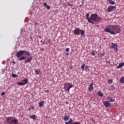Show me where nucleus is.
<instances>
[{
	"label": "nucleus",
	"instance_id": "obj_1",
	"mask_svg": "<svg viewBox=\"0 0 124 124\" xmlns=\"http://www.w3.org/2000/svg\"><path fill=\"white\" fill-rule=\"evenodd\" d=\"M16 56L17 59H19V61H25L26 60L25 63L31 62L32 61V57H29V56H31L30 52L25 50L19 51L16 53ZM27 57H28L27 58Z\"/></svg>",
	"mask_w": 124,
	"mask_h": 124
},
{
	"label": "nucleus",
	"instance_id": "obj_2",
	"mask_svg": "<svg viewBox=\"0 0 124 124\" xmlns=\"http://www.w3.org/2000/svg\"><path fill=\"white\" fill-rule=\"evenodd\" d=\"M104 31L106 32H109L110 34H117V33H120L122 30L121 29V26L118 25H109L107 28H105Z\"/></svg>",
	"mask_w": 124,
	"mask_h": 124
},
{
	"label": "nucleus",
	"instance_id": "obj_3",
	"mask_svg": "<svg viewBox=\"0 0 124 124\" xmlns=\"http://www.w3.org/2000/svg\"><path fill=\"white\" fill-rule=\"evenodd\" d=\"M102 20V18L100 17L98 15L96 14H92L90 16V21H94L96 23H99Z\"/></svg>",
	"mask_w": 124,
	"mask_h": 124
},
{
	"label": "nucleus",
	"instance_id": "obj_4",
	"mask_svg": "<svg viewBox=\"0 0 124 124\" xmlns=\"http://www.w3.org/2000/svg\"><path fill=\"white\" fill-rule=\"evenodd\" d=\"M74 34L75 35H80V33L81 36H83V37H85L86 35H85V31L83 30H81L79 28H75V29L74 30Z\"/></svg>",
	"mask_w": 124,
	"mask_h": 124
},
{
	"label": "nucleus",
	"instance_id": "obj_5",
	"mask_svg": "<svg viewBox=\"0 0 124 124\" xmlns=\"http://www.w3.org/2000/svg\"><path fill=\"white\" fill-rule=\"evenodd\" d=\"M6 121L9 124H18L19 121L15 117H6Z\"/></svg>",
	"mask_w": 124,
	"mask_h": 124
},
{
	"label": "nucleus",
	"instance_id": "obj_6",
	"mask_svg": "<svg viewBox=\"0 0 124 124\" xmlns=\"http://www.w3.org/2000/svg\"><path fill=\"white\" fill-rule=\"evenodd\" d=\"M74 86H73V84L69 82H67V83H65L64 87L66 91L68 92V93H69V91L70 90V89H71V88H74Z\"/></svg>",
	"mask_w": 124,
	"mask_h": 124
},
{
	"label": "nucleus",
	"instance_id": "obj_7",
	"mask_svg": "<svg viewBox=\"0 0 124 124\" xmlns=\"http://www.w3.org/2000/svg\"><path fill=\"white\" fill-rule=\"evenodd\" d=\"M21 82H17V85H19V86H23V85H26V84H28V82H29V80L28 78H25L22 80H21Z\"/></svg>",
	"mask_w": 124,
	"mask_h": 124
},
{
	"label": "nucleus",
	"instance_id": "obj_8",
	"mask_svg": "<svg viewBox=\"0 0 124 124\" xmlns=\"http://www.w3.org/2000/svg\"><path fill=\"white\" fill-rule=\"evenodd\" d=\"M80 68L82 69V71H84V70H85V71H86L87 72H88V71H89V70H90L89 66L86 65V64H82Z\"/></svg>",
	"mask_w": 124,
	"mask_h": 124
},
{
	"label": "nucleus",
	"instance_id": "obj_9",
	"mask_svg": "<svg viewBox=\"0 0 124 124\" xmlns=\"http://www.w3.org/2000/svg\"><path fill=\"white\" fill-rule=\"evenodd\" d=\"M116 9V5L115 6H109L107 9V12H113L115 11V9Z\"/></svg>",
	"mask_w": 124,
	"mask_h": 124
},
{
	"label": "nucleus",
	"instance_id": "obj_10",
	"mask_svg": "<svg viewBox=\"0 0 124 124\" xmlns=\"http://www.w3.org/2000/svg\"><path fill=\"white\" fill-rule=\"evenodd\" d=\"M107 99L108 101L109 102H115V97H112L110 95L108 96L107 97Z\"/></svg>",
	"mask_w": 124,
	"mask_h": 124
},
{
	"label": "nucleus",
	"instance_id": "obj_11",
	"mask_svg": "<svg viewBox=\"0 0 124 124\" xmlns=\"http://www.w3.org/2000/svg\"><path fill=\"white\" fill-rule=\"evenodd\" d=\"M111 48L114 49L116 52L119 51V49H118V45H117V44L112 43L111 44Z\"/></svg>",
	"mask_w": 124,
	"mask_h": 124
},
{
	"label": "nucleus",
	"instance_id": "obj_12",
	"mask_svg": "<svg viewBox=\"0 0 124 124\" xmlns=\"http://www.w3.org/2000/svg\"><path fill=\"white\" fill-rule=\"evenodd\" d=\"M86 18L87 19L89 23H91V24H93V21H92V20H91V18H90V17H89L90 14H89V13L86 14Z\"/></svg>",
	"mask_w": 124,
	"mask_h": 124
},
{
	"label": "nucleus",
	"instance_id": "obj_13",
	"mask_svg": "<svg viewBox=\"0 0 124 124\" xmlns=\"http://www.w3.org/2000/svg\"><path fill=\"white\" fill-rule=\"evenodd\" d=\"M103 104L105 107H109L110 106V102L108 101H104Z\"/></svg>",
	"mask_w": 124,
	"mask_h": 124
},
{
	"label": "nucleus",
	"instance_id": "obj_14",
	"mask_svg": "<svg viewBox=\"0 0 124 124\" xmlns=\"http://www.w3.org/2000/svg\"><path fill=\"white\" fill-rule=\"evenodd\" d=\"M88 90H89V92H91V91H93V81L92 82V83H91L90 85L88 87Z\"/></svg>",
	"mask_w": 124,
	"mask_h": 124
},
{
	"label": "nucleus",
	"instance_id": "obj_15",
	"mask_svg": "<svg viewBox=\"0 0 124 124\" xmlns=\"http://www.w3.org/2000/svg\"><path fill=\"white\" fill-rule=\"evenodd\" d=\"M107 0V3H108V4H110V5H114V4H115L116 3L115 2V1H113V0Z\"/></svg>",
	"mask_w": 124,
	"mask_h": 124
},
{
	"label": "nucleus",
	"instance_id": "obj_16",
	"mask_svg": "<svg viewBox=\"0 0 124 124\" xmlns=\"http://www.w3.org/2000/svg\"><path fill=\"white\" fill-rule=\"evenodd\" d=\"M97 94L98 96H100V97H103V96H104V94H103V93L99 91H97Z\"/></svg>",
	"mask_w": 124,
	"mask_h": 124
},
{
	"label": "nucleus",
	"instance_id": "obj_17",
	"mask_svg": "<svg viewBox=\"0 0 124 124\" xmlns=\"http://www.w3.org/2000/svg\"><path fill=\"white\" fill-rule=\"evenodd\" d=\"M69 119H70V115H65L64 117V120L65 122H67V121H69Z\"/></svg>",
	"mask_w": 124,
	"mask_h": 124
},
{
	"label": "nucleus",
	"instance_id": "obj_18",
	"mask_svg": "<svg viewBox=\"0 0 124 124\" xmlns=\"http://www.w3.org/2000/svg\"><path fill=\"white\" fill-rule=\"evenodd\" d=\"M30 118H31V119H32L33 120H34V121H35V120H36V119H37V116H36L35 115H32L30 116Z\"/></svg>",
	"mask_w": 124,
	"mask_h": 124
},
{
	"label": "nucleus",
	"instance_id": "obj_19",
	"mask_svg": "<svg viewBox=\"0 0 124 124\" xmlns=\"http://www.w3.org/2000/svg\"><path fill=\"white\" fill-rule=\"evenodd\" d=\"M44 6H45V7H46V8H47V9H50L51 8V7L49 5H48V4H47V3L45 2L43 3Z\"/></svg>",
	"mask_w": 124,
	"mask_h": 124
},
{
	"label": "nucleus",
	"instance_id": "obj_20",
	"mask_svg": "<svg viewBox=\"0 0 124 124\" xmlns=\"http://www.w3.org/2000/svg\"><path fill=\"white\" fill-rule=\"evenodd\" d=\"M73 120H72V119L70 118L69 121L68 122H65V124H73Z\"/></svg>",
	"mask_w": 124,
	"mask_h": 124
},
{
	"label": "nucleus",
	"instance_id": "obj_21",
	"mask_svg": "<svg viewBox=\"0 0 124 124\" xmlns=\"http://www.w3.org/2000/svg\"><path fill=\"white\" fill-rule=\"evenodd\" d=\"M44 103H45V101H42L39 103V107H42L43 105H44Z\"/></svg>",
	"mask_w": 124,
	"mask_h": 124
},
{
	"label": "nucleus",
	"instance_id": "obj_22",
	"mask_svg": "<svg viewBox=\"0 0 124 124\" xmlns=\"http://www.w3.org/2000/svg\"><path fill=\"white\" fill-rule=\"evenodd\" d=\"M124 64L123 62L120 63L118 66H117V69H119V68H122L124 66Z\"/></svg>",
	"mask_w": 124,
	"mask_h": 124
},
{
	"label": "nucleus",
	"instance_id": "obj_23",
	"mask_svg": "<svg viewBox=\"0 0 124 124\" xmlns=\"http://www.w3.org/2000/svg\"><path fill=\"white\" fill-rule=\"evenodd\" d=\"M35 73H36V74H40V73H41V72H40V70L37 69H35Z\"/></svg>",
	"mask_w": 124,
	"mask_h": 124
},
{
	"label": "nucleus",
	"instance_id": "obj_24",
	"mask_svg": "<svg viewBox=\"0 0 124 124\" xmlns=\"http://www.w3.org/2000/svg\"><path fill=\"white\" fill-rule=\"evenodd\" d=\"M99 55L100 58H102V57H104V56H105V52H103L102 53H99Z\"/></svg>",
	"mask_w": 124,
	"mask_h": 124
},
{
	"label": "nucleus",
	"instance_id": "obj_25",
	"mask_svg": "<svg viewBox=\"0 0 124 124\" xmlns=\"http://www.w3.org/2000/svg\"><path fill=\"white\" fill-rule=\"evenodd\" d=\"M120 82L121 84H124V78H121L120 79Z\"/></svg>",
	"mask_w": 124,
	"mask_h": 124
},
{
	"label": "nucleus",
	"instance_id": "obj_26",
	"mask_svg": "<svg viewBox=\"0 0 124 124\" xmlns=\"http://www.w3.org/2000/svg\"><path fill=\"white\" fill-rule=\"evenodd\" d=\"M12 76L13 78H17L18 77V75L15 74H12Z\"/></svg>",
	"mask_w": 124,
	"mask_h": 124
},
{
	"label": "nucleus",
	"instance_id": "obj_27",
	"mask_svg": "<svg viewBox=\"0 0 124 124\" xmlns=\"http://www.w3.org/2000/svg\"><path fill=\"white\" fill-rule=\"evenodd\" d=\"M75 67H76V66H75V65H73V66H72V65H71L70 66V69H75Z\"/></svg>",
	"mask_w": 124,
	"mask_h": 124
},
{
	"label": "nucleus",
	"instance_id": "obj_28",
	"mask_svg": "<svg viewBox=\"0 0 124 124\" xmlns=\"http://www.w3.org/2000/svg\"><path fill=\"white\" fill-rule=\"evenodd\" d=\"M111 89L112 91L114 90H116V87H115V86H114V85H111Z\"/></svg>",
	"mask_w": 124,
	"mask_h": 124
},
{
	"label": "nucleus",
	"instance_id": "obj_29",
	"mask_svg": "<svg viewBox=\"0 0 124 124\" xmlns=\"http://www.w3.org/2000/svg\"><path fill=\"white\" fill-rule=\"evenodd\" d=\"M112 83H113V80H112V79H109V80H108V83H109V84H112Z\"/></svg>",
	"mask_w": 124,
	"mask_h": 124
},
{
	"label": "nucleus",
	"instance_id": "obj_30",
	"mask_svg": "<svg viewBox=\"0 0 124 124\" xmlns=\"http://www.w3.org/2000/svg\"><path fill=\"white\" fill-rule=\"evenodd\" d=\"M69 50H70L69 48H66L65 49V52H66L67 53H68V52H69Z\"/></svg>",
	"mask_w": 124,
	"mask_h": 124
},
{
	"label": "nucleus",
	"instance_id": "obj_31",
	"mask_svg": "<svg viewBox=\"0 0 124 124\" xmlns=\"http://www.w3.org/2000/svg\"><path fill=\"white\" fill-rule=\"evenodd\" d=\"M91 54L92 55V56H95V53H94V51H92Z\"/></svg>",
	"mask_w": 124,
	"mask_h": 124
},
{
	"label": "nucleus",
	"instance_id": "obj_32",
	"mask_svg": "<svg viewBox=\"0 0 124 124\" xmlns=\"http://www.w3.org/2000/svg\"><path fill=\"white\" fill-rule=\"evenodd\" d=\"M31 110H34V106H31Z\"/></svg>",
	"mask_w": 124,
	"mask_h": 124
},
{
	"label": "nucleus",
	"instance_id": "obj_33",
	"mask_svg": "<svg viewBox=\"0 0 124 124\" xmlns=\"http://www.w3.org/2000/svg\"><path fill=\"white\" fill-rule=\"evenodd\" d=\"M44 92H45L46 93H49V90H44Z\"/></svg>",
	"mask_w": 124,
	"mask_h": 124
},
{
	"label": "nucleus",
	"instance_id": "obj_34",
	"mask_svg": "<svg viewBox=\"0 0 124 124\" xmlns=\"http://www.w3.org/2000/svg\"><path fill=\"white\" fill-rule=\"evenodd\" d=\"M106 62H107V63L109 64V65H110L111 64V62H110L109 61H106Z\"/></svg>",
	"mask_w": 124,
	"mask_h": 124
},
{
	"label": "nucleus",
	"instance_id": "obj_35",
	"mask_svg": "<svg viewBox=\"0 0 124 124\" xmlns=\"http://www.w3.org/2000/svg\"><path fill=\"white\" fill-rule=\"evenodd\" d=\"M1 95H4V94H5V93L4 92H2L1 93Z\"/></svg>",
	"mask_w": 124,
	"mask_h": 124
},
{
	"label": "nucleus",
	"instance_id": "obj_36",
	"mask_svg": "<svg viewBox=\"0 0 124 124\" xmlns=\"http://www.w3.org/2000/svg\"><path fill=\"white\" fill-rule=\"evenodd\" d=\"M65 55H66V56H69V53H65Z\"/></svg>",
	"mask_w": 124,
	"mask_h": 124
},
{
	"label": "nucleus",
	"instance_id": "obj_37",
	"mask_svg": "<svg viewBox=\"0 0 124 124\" xmlns=\"http://www.w3.org/2000/svg\"><path fill=\"white\" fill-rule=\"evenodd\" d=\"M31 108H28V111H31Z\"/></svg>",
	"mask_w": 124,
	"mask_h": 124
},
{
	"label": "nucleus",
	"instance_id": "obj_38",
	"mask_svg": "<svg viewBox=\"0 0 124 124\" xmlns=\"http://www.w3.org/2000/svg\"><path fill=\"white\" fill-rule=\"evenodd\" d=\"M12 63H14V64L16 63L15 62H14V61H13V62H12Z\"/></svg>",
	"mask_w": 124,
	"mask_h": 124
},
{
	"label": "nucleus",
	"instance_id": "obj_39",
	"mask_svg": "<svg viewBox=\"0 0 124 124\" xmlns=\"http://www.w3.org/2000/svg\"><path fill=\"white\" fill-rule=\"evenodd\" d=\"M82 6V5H79V7H81Z\"/></svg>",
	"mask_w": 124,
	"mask_h": 124
},
{
	"label": "nucleus",
	"instance_id": "obj_40",
	"mask_svg": "<svg viewBox=\"0 0 124 124\" xmlns=\"http://www.w3.org/2000/svg\"><path fill=\"white\" fill-rule=\"evenodd\" d=\"M104 40H105V39H106V38H104Z\"/></svg>",
	"mask_w": 124,
	"mask_h": 124
},
{
	"label": "nucleus",
	"instance_id": "obj_41",
	"mask_svg": "<svg viewBox=\"0 0 124 124\" xmlns=\"http://www.w3.org/2000/svg\"><path fill=\"white\" fill-rule=\"evenodd\" d=\"M41 42H42V43H44L43 42H42V41H41Z\"/></svg>",
	"mask_w": 124,
	"mask_h": 124
},
{
	"label": "nucleus",
	"instance_id": "obj_42",
	"mask_svg": "<svg viewBox=\"0 0 124 124\" xmlns=\"http://www.w3.org/2000/svg\"><path fill=\"white\" fill-rule=\"evenodd\" d=\"M122 78H124V77H122Z\"/></svg>",
	"mask_w": 124,
	"mask_h": 124
},
{
	"label": "nucleus",
	"instance_id": "obj_43",
	"mask_svg": "<svg viewBox=\"0 0 124 124\" xmlns=\"http://www.w3.org/2000/svg\"><path fill=\"white\" fill-rule=\"evenodd\" d=\"M20 33H22V31H20Z\"/></svg>",
	"mask_w": 124,
	"mask_h": 124
}]
</instances>
